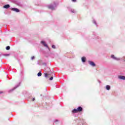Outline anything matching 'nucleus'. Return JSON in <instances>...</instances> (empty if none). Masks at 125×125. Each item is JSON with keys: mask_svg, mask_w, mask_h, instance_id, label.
<instances>
[{"mask_svg": "<svg viewBox=\"0 0 125 125\" xmlns=\"http://www.w3.org/2000/svg\"><path fill=\"white\" fill-rule=\"evenodd\" d=\"M118 78L120 79V80H125V76H119Z\"/></svg>", "mask_w": 125, "mask_h": 125, "instance_id": "obj_11", "label": "nucleus"}, {"mask_svg": "<svg viewBox=\"0 0 125 125\" xmlns=\"http://www.w3.org/2000/svg\"><path fill=\"white\" fill-rule=\"evenodd\" d=\"M10 7V5L9 4H6L3 6V8H5L6 9H8Z\"/></svg>", "mask_w": 125, "mask_h": 125, "instance_id": "obj_9", "label": "nucleus"}, {"mask_svg": "<svg viewBox=\"0 0 125 125\" xmlns=\"http://www.w3.org/2000/svg\"><path fill=\"white\" fill-rule=\"evenodd\" d=\"M1 56H2V53H0V57H1Z\"/></svg>", "mask_w": 125, "mask_h": 125, "instance_id": "obj_28", "label": "nucleus"}, {"mask_svg": "<svg viewBox=\"0 0 125 125\" xmlns=\"http://www.w3.org/2000/svg\"><path fill=\"white\" fill-rule=\"evenodd\" d=\"M81 60L83 63H85V61H86V58L85 57H83Z\"/></svg>", "mask_w": 125, "mask_h": 125, "instance_id": "obj_10", "label": "nucleus"}, {"mask_svg": "<svg viewBox=\"0 0 125 125\" xmlns=\"http://www.w3.org/2000/svg\"><path fill=\"white\" fill-rule=\"evenodd\" d=\"M99 83H101V82L99 81Z\"/></svg>", "mask_w": 125, "mask_h": 125, "instance_id": "obj_30", "label": "nucleus"}, {"mask_svg": "<svg viewBox=\"0 0 125 125\" xmlns=\"http://www.w3.org/2000/svg\"><path fill=\"white\" fill-rule=\"evenodd\" d=\"M73 2H76L77 1V0H71Z\"/></svg>", "mask_w": 125, "mask_h": 125, "instance_id": "obj_25", "label": "nucleus"}, {"mask_svg": "<svg viewBox=\"0 0 125 125\" xmlns=\"http://www.w3.org/2000/svg\"><path fill=\"white\" fill-rule=\"evenodd\" d=\"M47 73L48 76H54V77H55V74H54L53 70H50V71H47Z\"/></svg>", "mask_w": 125, "mask_h": 125, "instance_id": "obj_3", "label": "nucleus"}, {"mask_svg": "<svg viewBox=\"0 0 125 125\" xmlns=\"http://www.w3.org/2000/svg\"><path fill=\"white\" fill-rule=\"evenodd\" d=\"M43 65H44V66H46V63L43 62Z\"/></svg>", "mask_w": 125, "mask_h": 125, "instance_id": "obj_26", "label": "nucleus"}, {"mask_svg": "<svg viewBox=\"0 0 125 125\" xmlns=\"http://www.w3.org/2000/svg\"><path fill=\"white\" fill-rule=\"evenodd\" d=\"M35 59V56H33L31 57V60H34Z\"/></svg>", "mask_w": 125, "mask_h": 125, "instance_id": "obj_24", "label": "nucleus"}, {"mask_svg": "<svg viewBox=\"0 0 125 125\" xmlns=\"http://www.w3.org/2000/svg\"><path fill=\"white\" fill-rule=\"evenodd\" d=\"M111 58H112V59H113V60H116V61H120V60H121L120 58H116L114 55H111Z\"/></svg>", "mask_w": 125, "mask_h": 125, "instance_id": "obj_6", "label": "nucleus"}, {"mask_svg": "<svg viewBox=\"0 0 125 125\" xmlns=\"http://www.w3.org/2000/svg\"><path fill=\"white\" fill-rule=\"evenodd\" d=\"M88 63L90 65V66H92V67H95V66H96L95 63L91 61H88Z\"/></svg>", "mask_w": 125, "mask_h": 125, "instance_id": "obj_5", "label": "nucleus"}, {"mask_svg": "<svg viewBox=\"0 0 125 125\" xmlns=\"http://www.w3.org/2000/svg\"><path fill=\"white\" fill-rule=\"evenodd\" d=\"M60 122H59V120L56 119L55 121H54V125H60Z\"/></svg>", "mask_w": 125, "mask_h": 125, "instance_id": "obj_8", "label": "nucleus"}, {"mask_svg": "<svg viewBox=\"0 0 125 125\" xmlns=\"http://www.w3.org/2000/svg\"><path fill=\"white\" fill-rule=\"evenodd\" d=\"M20 84H21V82H20L18 84L16 85L14 88H13L12 89H10L8 91V92L10 93V92H12V91H13V90H14L15 89H16V88H17V87H18L19 86H20Z\"/></svg>", "mask_w": 125, "mask_h": 125, "instance_id": "obj_2", "label": "nucleus"}, {"mask_svg": "<svg viewBox=\"0 0 125 125\" xmlns=\"http://www.w3.org/2000/svg\"><path fill=\"white\" fill-rule=\"evenodd\" d=\"M10 55L9 54H2V56H9Z\"/></svg>", "mask_w": 125, "mask_h": 125, "instance_id": "obj_21", "label": "nucleus"}, {"mask_svg": "<svg viewBox=\"0 0 125 125\" xmlns=\"http://www.w3.org/2000/svg\"><path fill=\"white\" fill-rule=\"evenodd\" d=\"M38 64H40V62H38Z\"/></svg>", "mask_w": 125, "mask_h": 125, "instance_id": "obj_31", "label": "nucleus"}, {"mask_svg": "<svg viewBox=\"0 0 125 125\" xmlns=\"http://www.w3.org/2000/svg\"><path fill=\"white\" fill-rule=\"evenodd\" d=\"M94 35H95V39H96V40H98V39H99V37L96 35L95 33H94Z\"/></svg>", "mask_w": 125, "mask_h": 125, "instance_id": "obj_16", "label": "nucleus"}, {"mask_svg": "<svg viewBox=\"0 0 125 125\" xmlns=\"http://www.w3.org/2000/svg\"><path fill=\"white\" fill-rule=\"evenodd\" d=\"M51 77L49 78L50 81H52L53 80V77H55L54 76H51Z\"/></svg>", "mask_w": 125, "mask_h": 125, "instance_id": "obj_20", "label": "nucleus"}, {"mask_svg": "<svg viewBox=\"0 0 125 125\" xmlns=\"http://www.w3.org/2000/svg\"><path fill=\"white\" fill-rule=\"evenodd\" d=\"M105 88L106 90H110V89H111V86L109 85H106L105 86Z\"/></svg>", "mask_w": 125, "mask_h": 125, "instance_id": "obj_14", "label": "nucleus"}, {"mask_svg": "<svg viewBox=\"0 0 125 125\" xmlns=\"http://www.w3.org/2000/svg\"><path fill=\"white\" fill-rule=\"evenodd\" d=\"M52 47L53 48H54V49H55V48H56V47L55 45H52Z\"/></svg>", "mask_w": 125, "mask_h": 125, "instance_id": "obj_23", "label": "nucleus"}, {"mask_svg": "<svg viewBox=\"0 0 125 125\" xmlns=\"http://www.w3.org/2000/svg\"><path fill=\"white\" fill-rule=\"evenodd\" d=\"M59 4L58 1H54V4H51L47 6L48 8L49 9H51V10H55V8Z\"/></svg>", "mask_w": 125, "mask_h": 125, "instance_id": "obj_1", "label": "nucleus"}, {"mask_svg": "<svg viewBox=\"0 0 125 125\" xmlns=\"http://www.w3.org/2000/svg\"><path fill=\"white\" fill-rule=\"evenodd\" d=\"M2 93H3V91H0V94H2Z\"/></svg>", "mask_w": 125, "mask_h": 125, "instance_id": "obj_27", "label": "nucleus"}, {"mask_svg": "<svg viewBox=\"0 0 125 125\" xmlns=\"http://www.w3.org/2000/svg\"><path fill=\"white\" fill-rule=\"evenodd\" d=\"M35 98H33L32 99V101H35Z\"/></svg>", "mask_w": 125, "mask_h": 125, "instance_id": "obj_29", "label": "nucleus"}, {"mask_svg": "<svg viewBox=\"0 0 125 125\" xmlns=\"http://www.w3.org/2000/svg\"><path fill=\"white\" fill-rule=\"evenodd\" d=\"M44 77L45 78H47L48 77V74L47 73H44Z\"/></svg>", "mask_w": 125, "mask_h": 125, "instance_id": "obj_22", "label": "nucleus"}, {"mask_svg": "<svg viewBox=\"0 0 125 125\" xmlns=\"http://www.w3.org/2000/svg\"><path fill=\"white\" fill-rule=\"evenodd\" d=\"M41 43H42V44L44 45V46H45V47H47V48H48V49H49V51H50V48H49V47H48V45H47V44H46V43H45V42H44L43 41H42L41 42Z\"/></svg>", "mask_w": 125, "mask_h": 125, "instance_id": "obj_4", "label": "nucleus"}, {"mask_svg": "<svg viewBox=\"0 0 125 125\" xmlns=\"http://www.w3.org/2000/svg\"><path fill=\"white\" fill-rule=\"evenodd\" d=\"M93 24H94L95 25H96V26H97V23L96 22V21H95V20H94L93 21Z\"/></svg>", "mask_w": 125, "mask_h": 125, "instance_id": "obj_18", "label": "nucleus"}, {"mask_svg": "<svg viewBox=\"0 0 125 125\" xmlns=\"http://www.w3.org/2000/svg\"><path fill=\"white\" fill-rule=\"evenodd\" d=\"M78 112H79L78 111V109H76V108H74L73 110H72V113H78Z\"/></svg>", "mask_w": 125, "mask_h": 125, "instance_id": "obj_15", "label": "nucleus"}, {"mask_svg": "<svg viewBox=\"0 0 125 125\" xmlns=\"http://www.w3.org/2000/svg\"><path fill=\"white\" fill-rule=\"evenodd\" d=\"M77 111H78V112H82V111H83V107H82V106H79L77 108Z\"/></svg>", "mask_w": 125, "mask_h": 125, "instance_id": "obj_12", "label": "nucleus"}, {"mask_svg": "<svg viewBox=\"0 0 125 125\" xmlns=\"http://www.w3.org/2000/svg\"><path fill=\"white\" fill-rule=\"evenodd\" d=\"M69 11H70V12H72V13H77V11H76L74 9H70L69 10Z\"/></svg>", "mask_w": 125, "mask_h": 125, "instance_id": "obj_13", "label": "nucleus"}, {"mask_svg": "<svg viewBox=\"0 0 125 125\" xmlns=\"http://www.w3.org/2000/svg\"><path fill=\"white\" fill-rule=\"evenodd\" d=\"M6 50H9V49H10V46H6Z\"/></svg>", "mask_w": 125, "mask_h": 125, "instance_id": "obj_19", "label": "nucleus"}, {"mask_svg": "<svg viewBox=\"0 0 125 125\" xmlns=\"http://www.w3.org/2000/svg\"><path fill=\"white\" fill-rule=\"evenodd\" d=\"M11 10L12 11H15V12H20V10L17 8H12Z\"/></svg>", "mask_w": 125, "mask_h": 125, "instance_id": "obj_7", "label": "nucleus"}, {"mask_svg": "<svg viewBox=\"0 0 125 125\" xmlns=\"http://www.w3.org/2000/svg\"><path fill=\"white\" fill-rule=\"evenodd\" d=\"M38 77H42V72H39L37 74Z\"/></svg>", "mask_w": 125, "mask_h": 125, "instance_id": "obj_17", "label": "nucleus"}]
</instances>
